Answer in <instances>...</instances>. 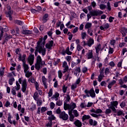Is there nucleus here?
Wrapping results in <instances>:
<instances>
[{
    "mask_svg": "<svg viewBox=\"0 0 127 127\" xmlns=\"http://www.w3.org/2000/svg\"><path fill=\"white\" fill-rule=\"evenodd\" d=\"M99 7H100V9H102V10H103V9H105L106 8V6L104 4H101L99 5Z\"/></svg>",
    "mask_w": 127,
    "mask_h": 127,
    "instance_id": "nucleus-59",
    "label": "nucleus"
},
{
    "mask_svg": "<svg viewBox=\"0 0 127 127\" xmlns=\"http://www.w3.org/2000/svg\"><path fill=\"white\" fill-rule=\"evenodd\" d=\"M15 90L14 88L11 89V93L13 96H16V91Z\"/></svg>",
    "mask_w": 127,
    "mask_h": 127,
    "instance_id": "nucleus-54",
    "label": "nucleus"
},
{
    "mask_svg": "<svg viewBox=\"0 0 127 127\" xmlns=\"http://www.w3.org/2000/svg\"><path fill=\"white\" fill-rule=\"evenodd\" d=\"M36 49H38V53L40 54H42V56H45V54H46V49L44 48V46H37Z\"/></svg>",
    "mask_w": 127,
    "mask_h": 127,
    "instance_id": "nucleus-5",
    "label": "nucleus"
},
{
    "mask_svg": "<svg viewBox=\"0 0 127 127\" xmlns=\"http://www.w3.org/2000/svg\"><path fill=\"white\" fill-rule=\"evenodd\" d=\"M28 61L30 65L33 64L34 61V55H30L28 57Z\"/></svg>",
    "mask_w": 127,
    "mask_h": 127,
    "instance_id": "nucleus-12",
    "label": "nucleus"
},
{
    "mask_svg": "<svg viewBox=\"0 0 127 127\" xmlns=\"http://www.w3.org/2000/svg\"><path fill=\"white\" fill-rule=\"evenodd\" d=\"M36 63L35 64V68L38 70H40L41 66L45 65V62L44 61H42L41 57L40 56H38L36 59Z\"/></svg>",
    "mask_w": 127,
    "mask_h": 127,
    "instance_id": "nucleus-3",
    "label": "nucleus"
},
{
    "mask_svg": "<svg viewBox=\"0 0 127 127\" xmlns=\"http://www.w3.org/2000/svg\"><path fill=\"white\" fill-rule=\"evenodd\" d=\"M12 38V36L11 35H6V36L5 37L4 41H3V44H4L5 43V42H7L8 41V40H9V39Z\"/></svg>",
    "mask_w": 127,
    "mask_h": 127,
    "instance_id": "nucleus-24",
    "label": "nucleus"
},
{
    "mask_svg": "<svg viewBox=\"0 0 127 127\" xmlns=\"http://www.w3.org/2000/svg\"><path fill=\"white\" fill-rule=\"evenodd\" d=\"M27 88V83H26V79H24L22 83V91L23 93H25Z\"/></svg>",
    "mask_w": 127,
    "mask_h": 127,
    "instance_id": "nucleus-7",
    "label": "nucleus"
},
{
    "mask_svg": "<svg viewBox=\"0 0 127 127\" xmlns=\"http://www.w3.org/2000/svg\"><path fill=\"white\" fill-rule=\"evenodd\" d=\"M46 78H45V76H42V82L43 83V85L45 88V89H47V85H46Z\"/></svg>",
    "mask_w": 127,
    "mask_h": 127,
    "instance_id": "nucleus-25",
    "label": "nucleus"
},
{
    "mask_svg": "<svg viewBox=\"0 0 127 127\" xmlns=\"http://www.w3.org/2000/svg\"><path fill=\"white\" fill-rule=\"evenodd\" d=\"M103 111L101 109H97L95 111V114H102Z\"/></svg>",
    "mask_w": 127,
    "mask_h": 127,
    "instance_id": "nucleus-57",
    "label": "nucleus"
},
{
    "mask_svg": "<svg viewBox=\"0 0 127 127\" xmlns=\"http://www.w3.org/2000/svg\"><path fill=\"white\" fill-rule=\"evenodd\" d=\"M81 72V67L78 66L76 67V69L74 70V74L75 75V76H79V73Z\"/></svg>",
    "mask_w": 127,
    "mask_h": 127,
    "instance_id": "nucleus-15",
    "label": "nucleus"
},
{
    "mask_svg": "<svg viewBox=\"0 0 127 127\" xmlns=\"http://www.w3.org/2000/svg\"><path fill=\"white\" fill-rule=\"evenodd\" d=\"M84 93L86 95H83L84 98H87H87H89V97H91V98H95V97H96V93H95V91L93 88H91L90 90L85 89L84 90Z\"/></svg>",
    "mask_w": 127,
    "mask_h": 127,
    "instance_id": "nucleus-4",
    "label": "nucleus"
},
{
    "mask_svg": "<svg viewBox=\"0 0 127 127\" xmlns=\"http://www.w3.org/2000/svg\"><path fill=\"white\" fill-rule=\"evenodd\" d=\"M66 103H68L70 100H71V98L70 97V95L68 94H66Z\"/></svg>",
    "mask_w": 127,
    "mask_h": 127,
    "instance_id": "nucleus-52",
    "label": "nucleus"
},
{
    "mask_svg": "<svg viewBox=\"0 0 127 127\" xmlns=\"http://www.w3.org/2000/svg\"><path fill=\"white\" fill-rule=\"evenodd\" d=\"M116 83H117V81H116V80H113L112 81H111L109 83V85L108 86V88L111 89L112 88V87H113V86L115 84H116Z\"/></svg>",
    "mask_w": 127,
    "mask_h": 127,
    "instance_id": "nucleus-22",
    "label": "nucleus"
},
{
    "mask_svg": "<svg viewBox=\"0 0 127 127\" xmlns=\"http://www.w3.org/2000/svg\"><path fill=\"white\" fill-rule=\"evenodd\" d=\"M58 77L60 79H62V76H63V73H62V71H61V70H59L58 72Z\"/></svg>",
    "mask_w": 127,
    "mask_h": 127,
    "instance_id": "nucleus-46",
    "label": "nucleus"
},
{
    "mask_svg": "<svg viewBox=\"0 0 127 127\" xmlns=\"http://www.w3.org/2000/svg\"><path fill=\"white\" fill-rule=\"evenodd\" d=\"M56 113L57 115H59L60 119L63 120V121H67L69 119L68 114H66V112L64 111L61 112L60 108H59L56 110Z\"/></svg>",
    "mask_w": 127,
    "mask_h": 127,
    "instance_id": "nucleus-2",
    "label": "nucleus"
},
{
    "mask_svg": "<svg viewBox=\"0 0 127 127\" xmlns=\"http://www.w3.org/2000/svg\"><path fill=\"white\" fill-rule=\"evenodd\" d=\"M59 97V93L57 92L55 93V94H54L51 98V99H55L56 98H58Z\"/></svg>",
    "mask_w": 127,
    "mask_h": 127,
    "instance_id": "nucleus-41",
    "label": "nucleus"
},
{
    "mask_svg": "<svg viewBox=\"0 0 127 127\" xmlns=\"http://www.w3.org/2000/svg\"><path fill=\"white\" fill-rule=\"evenodd\" d=\"M80 108L83 109L84 108H86L87 107V105L85 104V103L82 102L80 104Z\"/></svg>",
    "mask_w": 127,
    "mask_h": 127,
    "instance_id": "nucleus-61",
    "label": "nucleus"
},
{
    "mask_svg": "<svg viewBox=\"0 0 127 127\" xmlns=\"http://www.w3.org/2000/svg\"><path fill=\"white\" fill-rule=\"evenodd\" d=\"M47 20H48V14L46 13L43 16V19H42L43 23H45V22H47Z\"/></svg>",
    "mask_w": 127,
    "mask_h": 127,
    "instance_id": "nucleus-18",
    "label": "nucleus"
},
{
    "mask_svg": "<svg viewBox=\"0 0 127 127\" xmlns=\"http://www.w3.org/2000/svg\"><path fill=\"white\" fill-rule=\"evenodd\" d=\"M64 108L65 111L66 110H71V105L64 103Z\"/></svg>",
    "mask_w": 127,
    "mask_h": 127,
    "instance_id": "nucleus-23",
    "label": "nucleus"
},
{
    "mask_svg": "<svg viewBox=\"0 0 127 127\" xmlns=\"http://www.w3.org/2000/svg\"><path fill=\"white\" fill-rule=\"evenodd\" d=\"M109 73H110V69H109V67H107L105 70V75L109 74Z\"/></svg>",
    "mask_w": 127,
    "mask_h": 127,
    "instance_id": "nucleus-63",
    "label": "nucleus"
},
{
    "mask_svg": "<svg viewBox=\"0 0 127 127\" xmlns=\"http://www.w3.org/2000/svg\"><path fill=\"white\" fill-rule=\"evenodd\" d=\"M118 105H119V102L118 101H112L110 102L109 108L111 109L112 111L117 114V116H122V115H124V112L122 111V110H118L117 111V109H116H116L118 108Z\"/></svg>",
    "mask_w": 127,
    "mask_h": 127,
    "instance_id": "nucleus-1",
    "label": "nucleus"
},
{
    "mask_svg": "<svg viewBox=\"0 0 127 127\" xmlns=\"http://www.w3.org/2000/svg\"><path fill=\"white\" fill-rule=\"evenodd\" d=\"M91 27H92V23L87 22L85 25V29H91Z\"/></svg>",
    "mask_w": 127,
    "mask_h": 127,
    "instance_id": "nucleus-27",
    "label": "nucleus"
},
{
    "mask_svg": "<svg viewBox=\"0 0 127 127\" xmlns=\"http://www.w3.org/2000/svg\"><path fill=\"white\" fill-rule=\"evenodd\" d=\"M42 41H43V39L42 38H40L39 40L37 43V46H41V45H40V43H41Z\"/></svg>",
    "mask_w": 127,
    "mask_h": 127,
    "instance_id": "nucleus-49",
    "label": "nucleus"
},
{
    "mask_svg": "<svg viewBox=\"0 0 127 127\" xmlns=\"http://www.w3.org/2000/svg\"><path fill=\"white\" fill-rule=\"evenodd\" d=\"M73 114L75 116V117H79V114H78V111L76 110L73 111Z\"/></svg>",
    "mask_w": 127,
    "mask_h": 127,
    "instance_id": "nucleus-55",
    "label": "nucleus"
},
{
    "mask_svg": "<svg viewBox=\"0 0 127 127\" xmlns=\"http://www.w3.org/2000/svg\"><path fill=\"white\" fill-rule=\"evenodd\" d=\"M110 27V25L109 23H105L104 25H102L100 27V29L101 30H104L105 29H108Z\"/></svg>",
    "mask_w": 127,
    "mask_h": 127,
    "instance_id": "nucleus-14",
    "label": "nucleus"
},
{
    "mask_svg": "<svg viewBox=\"0 0 127 127\" xmlns=\"http://www.w3.org/2000/svg\"><path fill=\"white\" fill-rule=\"evenodd\" d=\"M13 89H14L16 91H19L20 90V85L18 83V81L16 82V86L13 87Z\"/></svg>",
    "mask_w": 127,
    "mask_h": 127,
    "instance_id": "nucleus-21",
    "label": "nucleus"
},
{
    "mask_svg": "<svg viewBox=\"0 0 127 127\" xmlns=\"http://www.w3.org/2000/svg\"><path fill=\"white\" fill-rule=\"evenodd\" d=\"M94 39L93 38H89V39L87 42V45L88 46V47H91L93 44H94Z\"/></svg>",
    "mask_w": 127,
    "mask_h": 127,
    "instance_id": "nucleus-11",
    "label": "nucleus"
},
{
    "mask_svg": "<svg viewBox=\"0 0 127 127\" xmlns=\"http://www.w3.org/2000/svg\"><path fill=\"white\" fill-rule=\"evenodd\" d=\"M63 67L64 68L63 73H66V72H67L69 69V66H68L66 61L64 62Z\"/></svg>",
    "mask_w": 127,
    "mask_h": 127,
    "instance_id": "nucleus-8",
    "label": "nucleus"
},
{
    "mask_svg": "<svg viewBox=\"0 0 127 127\" xmlns=\"http://www.w3.org/2000/svg\"><path fill=\"white\" fill-rule=\"evenodd\" d=\"M108 107L109 109H107L105 110V113L106 114V115H109L111 114V113H112V109L110 108V105H109Z\"/></svg>",
    "mask_w": 127,
    "mask_h": 127,
    "instance_id": "nucleus-31",
    "label": "nucleus"
},
{
    "mask_svg": "<svg viewBox=\"0 0 127 127\" xmlns=\"http://www.w3.org/2000/svg\"><path fill=\"white\" fill-rule=\"evenodd\" d=\"M90 14L91 16H98V15H100V14H103V12L100 10H93L90 11Z\"/></svg>",
    "mask_w": 127,
    "mask_h": 127,
    "instance_id": "nucleus-6",
    "label": "nucleus"
},
{
    "mask_svg": "<svg viewBox=\"0 0 127 127\" xmlns=\"http://www.w3.org/2000/svg\"><path fill=\"white\" fill-rule=\"evenodd\" d=\"M13 82H14V78H11L9 79V84L10 86L12 85Z\"/></svg>",
    "mask_w": 127,
    "mask_h": 127,
    "instance_id": "nucleus-43",
    "label": "nucleus"
},
{
    "mask_svg": "<svg viewBox=\"0 0 127 127\" xmlns=\"http://www.w3.org/2000/svg\"><path fill=\"white\" fill-rule=\"evenodd\" d=\"M76 88H77V85L76 84V83H74L71 86V89L73 91H74V90H75Z\"/></svg>",
    "mask_w": 127,
    "mask_h": 127,
    "instance_id": "nucleus-56",
    "label": "nucleus"
},
{
    "mask_svg": "<svg viewBox=\"0 0 127 127\" xmlns=\"http://www.w3.org/2000/svg\"><path fill=\"white\" fill-rule=\"evenodd\" d=\"M54 43V42L53 40L49 41V42L46 44V48H47L48 49H51V48H52L53 47Z\"/></svg>",
    "mask_w": 127,
    "mask_h": 127,
    "instance_id": "nucleus-10",
    "label": "nucleus"
},
{
    "mask_svg": "<svg viewBox=\"0 0 127 127\" xmlns=\"http://www.w3.org/2000/svg\"><path fill=\"white\" fill-rule=\"evenodd\" d=\"M85 57L88 60L92 59L93 58V51L89 50L88 52L86 54Z\"/></svg>",
    "mask_w": 127,
    "mask_h": 127,
    "instance_id": "nucleus-9",
    "label": "nucleus"
},
{
    "mask_svg": "<svg viewBox=\"0 0 127 127\" xmlns=\"http://www.w3.org/2000/svg\"><path fill=\"white\" fill-rule=\"evenodd\" d=\"M8 121L9 122V124H10V125H12V121H11V116L10 115H8Z\"/></svg>",
    "mask_w": 127,
    "mask_h": 127,
    "instance_id": "nucleus-60",
    "label": "nucleus"
},
{
    "mask_svg": "<svg viewBox=\"0 0 127 127\" xmlns=\"http://www.w3.org/2000/svg\"><path fill=\"white\" fill-rule=\"evenodd\" d=\"M25 58H26V55H23L22 56L21 54H20V56L18 57V59L20 61L23 62V63H25Z\"/></svg>",
    "mask_w": 127,
    "mask_h": 127,
    "instance_id": "nucleus-13",
    "label": "nucleus"
},
{
    "mask_svg": "<svg viewBox=\"0 0 127 127\" xmlns=\"http://www.w3.org/2000/svg\"><path fill=\"white\" fill-rule=\"evenodd\" d=\"M64 77H65L64 80L65 81H67L69 79V80H71L72 79V76H70V74H65L64 75Z\"/></svg>",
    "mask_w": 127,
    "mask_h": 127,
    "instance_id": "nucleus-36",
    "label": "nucleus"
},
{
    "mask_svg": "<svg viewBox=\"0 0 127 127\" xmlns=\"http://www.w3.org/2000/svg\"><path fill=\"white\" fill-rule=\"evenodd\" d=\"M81 36L82 39L83 40L86 39V37H87V33H86V32H81Z\"/></svg>",
    "mask_w": 127,
    "mask_h": 127,
    "instance_id": "nucleus-34",
    "label": "nucleus"
},
{
    "mask_svg": "<svg viewBox=\"0 0 127 127\" xmlns=\"http://www.w3.org/2000/svg\"><path fill=\"white\" fill-rule=\"evenodd\" d=\"M53 123L52 121H49V122L46 125L47 127H52Z\"/></svg>",
    "mask_w": 127,
    "mask_h": 127,
    "instance_id": "nucleus-51",
    "label": "nucleus"
},
{
    "mask_svg": "<svg viewBox=\"0 0 127 127\" xmlns=\"http://www.w3.org/2000/svg\"><path fill=\"white\" fill-rule=\"evenodd\" d=\"M107 8L109 11H111V10H112V7H111V3H110V2H107Z\"/></svg>",
    "mask_w": 127,
    "mask_h": 127,
    "instance_id": "nucleus-47",
    "label": "nucleus"
},
{
    "mask_svg": "<svg viewBox=\"0 0 127 127\" xmlns=\"http://www.w3.org/2000/svg\"><path fill=\"white\" fill-rule=\"evenodd\" d=\"M65 52L66 54H67V55H71V54H72V52H71L69 50V47L66 48Z\"/></svg>",
    "mask_w": 127,
    "mask_h": 127,
    "instance_id": "nucleus-53",
    "label": "nucleus"
},
{
    "mask_svg": "<svg viewBox=\"0 0 127 127\" xmlns=\"http://www.w3.org/2000/svg\"><path fill=\"white\" fill-rule=\"evenodd\" d=\"M93 31L92 29H88L87 31V33L89 34L90 36H93Z\"/></svg>",
    "mask_w": 127,
    "mask_h": 127,
    "instance_id": "nucleus-39",
    "label": "nucleus"
},
{
    "mask_svg": "<svg viewBox=\"0 0 127 127\" xmlns=\"http://www.w3.org/2000/svg\"><path fill=\"white\" fill-rule=\"evenodd\" d=\"M55 119H56V118L55 117V116H54V115H51L50 116H49L48 117V120L51 121L52 122V121H54V120H55Z\"/></svg>",
    "mask_w": 127,
    "mask_h": 127,
    "instance_id": "nucleus-37",
    "label": "nucleus"
},
{
    "mask_svg": "<svg viewBox=\"0 0 127 127\" xmlns=\"http://www.w3.org/2000/svg\"><path fill=\"white\" fill-rule=\"evenodd\" d=\"M82 73H86V72H88V68L86 67H84L82 69Z\"/></svg>",
    "mask_w": 127,
    "mask_h": 127,
    "instance_id": "nucleus-64",
    "label": "nucleus"
},
{
    "mask_svg": "<svg viewBox=\"0 0 127 127\" xmlns=\"http://www.w3.org/2000/svg\"><path fill=\"white\" fill-rule=\"evenodd\" d=\"M104 74H100L98 76V81L101 82V81L103 80V78H104Z\"/></svg>",
    "mask_w": 127,
    "mask_h": 127,
    "instance_id": "nucleus-42",
    "label": "nucleus"
},
{
    "mask_svg": "<svg viewBox=\"0 0 127 127\" xmlns=\"http://www.w3.org/2000/svg\"><path fill=\"white\" fill-rule=\"evenodd\" d=\"M36 101H37V106H38V107H40V106L42 105V100L38 99Z\"/></svg>",
    "mask_w": 127,
    "mask_h": 127,
    "instance_id": "nucleus-40",
    "label": "nucleus"
},
{
    "mask_svg": "<svg viewBox=\"0 0 127 127\" xmlns=\"http://www.w3.org/2000/svg\"><path fill=\"white\" fill-rule=\"evenodd\" d=\"M33 98L35 101H37L39 98V95H38V93L37 92H35L33 95Z\"/></svg>",
    "mask_w": 127,
    "mask_h": 127,
    "instance_id": "nucleus-29",
    "label": "nucleus"
},
{
    "mask_svg": "<svg viewBox=\"0 0 127 127\" xmlns=\"http://www.w3.org/2000/svg\"><path fill=\"white\" fill-rule=\"evenodd\" d=\"M122 35L123 36H126V35H127V28H123L122 29Z\"/></svg>",
    "mask_w": 127,
    "mask_h": 127,
    "instance_id": "nucleus-32",
    "label": "nucleus"
},
{
    "mask_svg": "<svg viewBox=\"0 0 127 127\" xmlns=\"http://www.w3.org/2000/svg\"><path fill=\"white\" fill-rule=\"evenodd\" d=\"M56 104L57 106H62V105H63V101L59 100L57 101Z\"/></svg>",
    "mask_w": 127,
    "mask_h": 127,
    "instance_id": "nucleus-38",
    "label": "nucleus"
},
{
    "mask_svg": "<svg viewBox=\"0 0 127 127\" xmlns=\"http://www.w3.org/2000/svg\"><path fill=\"white\" fill-rule=\"evenodd\" d=\"M74 125H75V126L77 127H82V123L80 121H79V120L75 121L74 122Z\"/></svg>",
    "mask_w": 127,
    "mask_h": 127,
    "instance_id": "nucleus-20",
    "label": "nucleus"
},
{
    "mask_svg": "<svg viewBox=\"0 0 127 127\" xmlns=\"http://www.w3.org/2000/svg\"><path fill=\"white\" fill-rule=\"evenodd\" d=\"M18 110L21 112L22 114H24V111H25V109L24 108H21V105L19 104L18 105L17 107Z\"/></svg>",
    "mask_w": 127,
    "mask_h": 127,
    "instance_id": "nucleus-28",
    "label": "nucleus"
},
{
    "mask_svg": "<svg viewBox=\"0 0 127 127\" xmlns=\"http://www.w3.org/2000/svg\"><path fill=\"white\" fill-rule=\"evenodd\" d=\"M25 73V76L27 78H29L31 75H32V72H29V71H27L26 72H24Z\"/></svg>",
    "mask_w": 127,
    "mask_h": 127,
    "instance_id": "nucleus-35",
    "label": "nucleus"
},
{
    "mask_svg": "<svg viewBox=\"0 0 127 127\" xmlns=\"http://www.w3.org/2000/svg\"><path fill=\"white\" fill-rule=\"evenodd\" d=\"M77 49L78 51H81L83 49V47L81 46L80 45H77Z\"/></svg>",
    "mask_w": 127,
    "mask_h": 127,
    "instance_id": "nucleus-62",
    "label": "nucleus"
},
{
    "mask_svg": "<svg viewBox=\"0 0 127 127\" xmlns=\"http://www.w3.org/2000/svg\"><path fill=\"white\" fill-rule=\"evenodd\" d=\"M90 119H91V117L90 116V115H84L83 116H82V121L84 122V121H85V120H90Z\"/></svg>",
    "mask_w": 127,
    "mask_h": 127,
    "instance_id": "nucleus-30",
    "label": "nucleus"
},
{
    "mask_svg": "<svg viewBox=\"0 0 127 127\" xmlns=\"http://www.w3.org/2000/svg\"><path fill=\"white\" fill-rule=\"evenodd\" d=\"M96 53L98 54L101 50V45H99L97 47L95 48Z\"/></svg>",
    "mask_w": 127,
    "mask_h": 127,
    "instance_id": "nucleus-45",
    "label": "nucleus"
},
{
    "mask_svg": "<svg viewBox=\"0 0 127 127\" xmlns=\"http://www.w3.org/2000/svg\"><path fill=\"white\" fill-rule=\"evenodd\" d=\"M89 124L91 126H93L94 127H95L96 125H97L98 123L97 122V121H96L95 120L93 121V119H90L89 120Z\"/></svg>",
    "mask_w": 127,
    "mask_h": 127,
    "instance_id": "nucleus-16",
    "label": "nucleus"
},
{
    "mask_svg": "<svg viewBox=\"0 0 127 127\" xmlns=\"http://www.w3.org/2000/svg\"><path fill=\"white\" fill-rule=\"evenodd\" d=\"M14 22L16 23V24H18V25H22V24H23V22L19 20H15Z\"/></svg>",
    "mask_w": 127,
    "mask_h": 127,
    "instance_id": "nucleus-33",
    "label": "nucleus"
},
{
    "mask_svg": "<svg viewBox=\"0 0 127 127\" xmlns=\"http://www.w3.org/2000/svg\"><path fill=\"white\" fill-rule=\"evenodd\" d=\"M68 115L70 116V122H74V118H75V117L73 114H72V111H69Z\"/></svg>",
    "mask_w": 127,
    "mask_h": 127,
    "instance_id": "nucleus-26",
    "label": "nucleus"
},
{
    "mask_svg": "<svg viewBox=\"0 0 127 127\" xmlns=\"http://www.w3.org/2000/svg\"><path fill=\"white\" fill-rule=\"evenodd\" d=\"M126 101H123L121 104H120V107L122 108V109H124L125 107H126Z\"/></svg>",
    "mask_w": 127,
    "mask_h": 127,
    "instance_id": "nucleus-50",
    "label": "nucleus"
},
{
    "mask_svg": "<svg viewBox=\"0 0 127 127\" xmlns=\"http://www.w3.org/2000/svg\"><path fill=\"white\" fill-rule=\"evenodd\" d=\"M67 87L65 85H64L63 86V92L65 93H66V92L67 91Z\"/></svg>",
    "mask_w": 127,
    "mask_h": 127,
    "instance_id": "nucleus-58",
    "label": "nucleus"
},
{
    "mask_svg": "<svg viewBox=\"0 0 127 127\" xmlns=\"http://www.w3.org/2000/svg\"><path fill=\"white\" fill-rule=\"evenodd\" d=\"M76 108V104L75 103H72L71 105H70V112H72L74 109Z\"/></svg>",
    "mask_w": 127,
    "mask_h": 127,
    "instance_id": "nucleus-44",
    "label": "nucleus"
},
{
    "mask_svg": "<svg viewBox=\"0 0 127 127\" xmlns=\"http://www.w3.org/2000/svg\"><path fill=\"white\" fill-rule=\"evenodd\" d=\"M23 67L24 68V72H26V71H28L29 69V66H28V64H25V63H23Z\"/></svg>",
    "mask_w": 127,
    "mask_h": 127,
    "instance_id": "nucleus-19",
    "label": "nucleus"
},
{
    "mask_svg": "<svg viewBox=\"0 0 127 127\" xmlns=\"http://www.w3.org/2000/svg\"><path fill=\"white\" fill-rule=\"evenodd\" d=\"M49 97H52V95H53V90L52 88H51L48 92Z\"/></svg>",
    "mask_w": 127,
    "mask_h": 127,
    "instance_id": "nucleus-48",
    "label": "nucleus"
},
{
    "mask_svg": "<svg viewBox=\"0 0 127 127\" xmlns=\"http://www.w3.org/2000/svg\"><path fill=\"white\" fill-rule=\"evenodd\" d=\"M22 33L25 35L31 34L32 33V31L29 30L23 29L22 31Z\"/></svg>",
    "mask_w": 127,
    "mask_h": 127,
    "instance_id": "nucleus-17",
    "label": "nucleus"
}]
</instances>
